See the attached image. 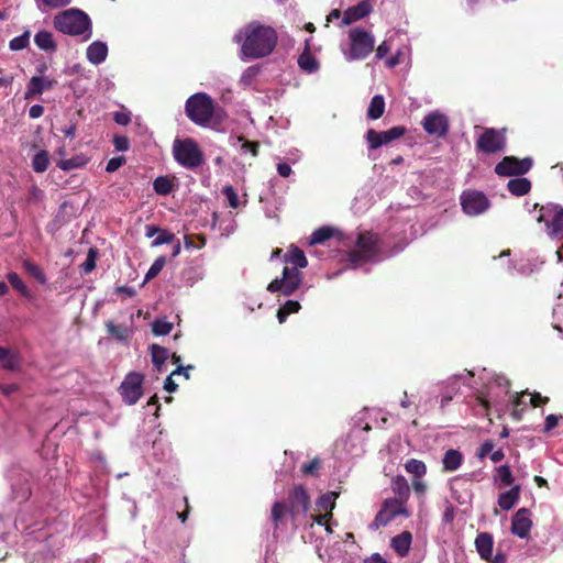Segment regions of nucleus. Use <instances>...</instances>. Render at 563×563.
Masks as SVG:
<instances>
[{
	"label": "nucleus",
	"mask_w": 563,
	"mask_h": 563,
	"mask_svg": "<svg viewBox=\"0 0 563 563\" xmlns=\"http://www.w3.org/2000/svg\"><path fill=\"white\" fill-rule=\"evenodd\" d=\"M385 111V100L384 97L380 95H376L372 98L368 109H367V117L371 120H377L379 119Z\"/></svg>",
	"instance_id": "obj_36"
},
{
	"label": "nucleus",
	"mask_w": 563,
	"mask_h": 563,
	"mask_svg": "<svg viewBox=\"0 0 563 563\" xmlns=\"http://www.w3.org/2000/svg\"><path fill=\"white\" fill-rule=\"evenodd\" d=\"M405 468L408 473L415 475L418 478L422 477L427 472L426 464L422 461L416 459L408 460L405 464Z\"/></svg>",
	"instance_id": "obj_42"
},
{
	"label": "nucleus",
	"mask_w": 563,
	"mask_h": 563,
	"mask_svg": "<svg viewBox=\"0 0 563 563\" xmlns=\"http://www.w3.org/2000/svg\"><path fill=\"white\" fill-rule=\"evenodd\" d=\"M463 462V455L460 451L450 449L444 453L442 463L443 467L448 472L456 471Z\"/></svg>",
	"instance_id": "obj_31"
},
{
	"label": "nucleus",
	"mask_w": 563,
	"mask_h": 563,
	"mask_svg": "<svg viewBox=\"0 0 563 563\" xmlns=\"http://www.w3.org/2000/svg\"><path fill=\"white\" fill-rule=\"evenodd\" d=\"M30 43V32L25 31L23 34L13 37L9 46L12 51H21L24 49Z\"/></svg>",
	"instance_id": "obj_47"
},
{
	"label": "nucleus",
	"mask_w": 563,
	"mask_h": 563,
	"mask_svg": "<svg viewBox=\"0 0 563 563\" xmlns=\"http://www.w3.org/2000/svg\"><path fill=\"white\" fill-rule=\"evenodd\" d=\"M54 27L67 35L81 36L86 42L92 36V24L87 13L79 9H68L54 18Z\"/></svg>",
	"instance_id": "obj_4"
},
{
	"label": "nucleus",
	"mask_w": 563,
	"mask_h": 563,
	"mask_svg": "<svg viewBox=\"0 0 563 563\" xmlns=\"http://www.w3.org/2000/svg\"><path fill=\"white\" fill-rule=\"evenodd\" d=\"M277 173H278L282 177H285V178H286V177H289V176L291 175L292 169H291V167H290V165H289V164L282 162V163H278V164H277Z\"/></svg>",
	"instance_id": "obj_64"
},
{
	"label": "nucleus",
	"mask_w": 563,
	"mask_h": 563,
	"mask_svg": "<svg viewBox=\"0 0 563 563\" xmlns=\"http://www.w3.org/2000/svg\"><path fill=\"white\" fill-rule=\"evenodd\" d=\"M475 547L479 556L485 561H490L493 555L494 539L490 533L482 532L475 539Z\"/></svg>",
	"instance_id": "obj_25"
},
{
	"label": "nucleus",
	"mask_w": 563,
	"mask_h": 563,
	"mask_svg": "<svg viewBox=\"0 0 563 563\" xmlns=\"http://www.w3.org/2000/svg\"><path fill=\"white\" fill-rule=\"evenodd\" d=\"M483 380H488L485 390L478 391L477 396V406L479 408L478 413L487 415L488 408L492 405H498L506 400L511 401L514 406L512 415L516 418H519L517 412V408L520 406H526L525 397L527 394H514L510 395V383L509 380L501 375H489L486 373V369H483V375L479 376Z\"/></svg>",
	"instance_id": "obj_2"
},
{
	"label": "nucleus",
	"mask_w": 563,
	"mask_h": 563,
	"mask_svg": "<svg viewBox=\"0 0 563 563\" xmlns=\"http://www.w3.org/2000/svg\"><path fill=\"white\" fill-rule=\"evenodd\" d=\"M289 517V506L286 501H275L272 506L271 519L275 529H278Z\"/></svg>",
	"instance_id": "obj_27"
},
{
	"label": "nucleus",
	"mask_w": 563,
	"mask_h": 563,
	"mask_svg": "<svg viewBox=\"0 0 563 563\" xmlns=\"http://www.w3.org/2000/svg\"><path fill=\"white\" fill-rule=\"evenodd\" d=\"M506 147V129L485 128L476 141V148L485 154L503 152Z\"/></svg>",
	"instance_id": "obj_11"
},
{
	"label": "nucleus",
	"mask_w": 563,
	"mask_h": 563,
	"mask_svg": "<svg viewBox=\"0 0 563 563\" xmlns=\"http://www.w3.org/2000/svg\"><path fill=\"white\" fill-rule=\"evenodd\" d=\"M174 159L187 169H196L205 163L203 152L190 137L176 139L173 143Z\"/></svg>",
	"instance_id": "obj_5"
},
{
	"label": "nucleus",
	"mask_w": 563,
	"mask_h": 563,
	"mask_svg": "<svg viewBox=\"0 0 563 563\" xmlns=\"http://www.w3.org/2000/svg\"><path fill=\"white\" fill-rule=\"evenodd\" d=\"M391 488L394 493L397 495L395 500H401L402 504H406V500L409 497L410 488L404 476H397L393 479Z\"/></svg>",
	"instance_id": "obj_34"
},
{
	"label": "nucleus",
	"mask_w": 563,
	"mask_h": 563,
	"mask_svg": "<svg viewBox=\"0 0 563 563\" xmlns=\"http://www.w3.org/2000/svg\"><path fill=\"white\" fill-rule=\"evenodd\" d=\"M153 188L156 194L167 196L173 190V183L168 177L159 176L154 180Z\"/></svg>",
	"instance_id": "obj_40"
},
{
	"label": "nucleus",
	"mask_w": 563,
	"mask_h": 563,
	"mask_svg": "<svg viewBox=\"0 0 563 563\" xmlns=\"http://www.w3.org/2000/svg\"><path fill=\"white\" fill-rule=\"evenodd\" d=\"M333 235V229L330 227H321L312 232L308 244H320L329 240Z\"/></svg>",
	"instance_id": "obj_38"
},
{
	"label": "nucleus",
	"mask_w": 563,
	"mask_h": 563,
	"mask_svg": "<svg viewBox=\"0 0 563 563\" xmlns=\"http://www.w3.org/2000/svg\"><path fill=\"white\" fill-rule=\"evenodd\" d=\"M508 190L515 196H523L531 189V183L527 178H514L507 184Z\"/></svg>",
	"instance_id": "obj_35"
},
{
	"label": "nucleus",
	"mask_w": 563,
	"mask_h": 563,
	"mask_svg": "<svg viewBox=\"0 0 563 563\" xmlns=\"http://www.w3.org/2000/svg\"><path fill=\"white\" fill-rule=\"evenodd\" d=\"M13 497L19 501L25 500L31 495L30 485L24 482L21 487L18 489L14 485L12 486Z\"/></svg>",
	"instance_id": "obj_54"
},
{
	"label": "nucleus",
	"mask_w": 563,
	"mask_h": 563,
	"mask_svg": "<svg viewBox=\"0 0 563 563\" xmlns=\"http://www.w3.org/2000/svg\"><path fill=\"white\" fill-rule=\"evenodd\" d=\"M106 325L108 333L117 340L125 341L128 339V329L125 327L117 325L113 321H108Z\"/></svg>",
	"instance_id": "obj_46"
},
{
	"label": "nucleus",
	"mask_w": 563,
	"mask_h": 563,
	"mask_svg": "<svg viewBox=\"0 0 563 563\" xmlns=\"http://www.w3.org/2000/svg\"><path fill=\"white\" fill-rule=\"evenodd\" d=\"M165 264H166L165 256L157 257L153 262L151 267L148 268V271H147V273L145 275V280H150V279L155 278L162 272V269L164 268Z\"/></svg>",
	"instance_id": "obj_48"
},
{
	"label": "nucleus",
	"mask_w": 563,
	"mask_h": 563,
	"mask_svg": "<svg viewBox=\"0 0 563 563\" xmlns=\"http://www.w3.org/2000/svg\"><path fill=\"white\" fill-rule=\"evenodd\" d=\"M261 71L260 66H250L247 67L241 78H240V85L244 88L251 87L255 80V78L258 76Z\"/></svg>",
	"instance_id": "obj_43"
},
{
	"label": "nucleus",
	"mask_w": 563,
	"mask_h": 563,
	"mask_svg": "<svg viewBox=\"0 0 563 563\" xmlns=\"http://www.w3.org/2000/svg\"><path fill=\"white\" fill-rule=\"evenodd\" d=\"M405 56H406L405 52L397 51L393 56H390L389 58H387L385 60V65L388 68H394V67L400 65L404 62Z\"/></svg>",
	"instance_id": "obj_56"
},
{
	"label": "nucleus",
	"mask_w": 563,
	"mask_h": 563,
	"mask_svg": "<svg viewBox=\"0 0 563 563\" xmlns=\"http://www.w3.org/2000/svg\"><path fill=\"white\" fill-rule=\"evenodd\" d=\"M87 59L93 64L99 65L103 63L108 56V46L104 42L95 41L92 42L86 51Z\"/></svg>",
	"instance_id": "obj_24"
},
{
	"label": "nucleus",
	"mask_w": 563,
	"mask_h": 563,
	"mask_svg": "<svg viewBox=\"0 0 563 563\" xmlns=\"http://www.w3.org/2000/svg\"><path fill=\"white\" fill-rule=\"evenodd\" d=\"M460 200L464 213L471 217L479 216L486 212L490 207L486 195L483 191L474 189L463 191Z\"/></svg>",
	"instance_id": "obj_13"
},
{
	"label": "nucleus",
	"mask_w": 563,
	"mask_h": 563,
	"mask_svg": "<svg viewBox=\"0 0 563 563\" xmlns=\"http://www.w3.org/2000/svg\"><path fill=\"white\" fill-rule=\"evenodd\" d=\"M474 373L471 371H465L457 375H452L446 380L441 384L440 397H441V406L445 407L454 396H456L461 391V386L468 387L471 389L476 390V397L478 396V389L476 386L472 385L470 382L473 378ZM486 386L482 388L485 390Z\"/></svg>",
	"instance_id": "obj_9"
},
{
	"label": "nucleus",
	"mask_w": 563,
	"mask_h": 563,
	"mask_svg": "<svg viewBox=\"0 0 563 563\" xmlns=\"http://www.w3.org/2000/svg\"><path fill=\"white\" fill-rule=\"evenodd\" d=\"M320 462L318 459L312 460L310 463L305 464L301 468L302 473L306 475H312L319 468Z\"/></svg>",
	"instance_id": "obj_62"
},
{
	"label": "nucleus",
	"mask_w": 563,
	"mask_h": 563,
	"mask_svg": "<svg viewBox=\"0 0 563 563\" xmlns=\"http://www.w3.org/2000/svg\"><path fill=\"white\" fill-rule=\"evenodd\" d=\"M411 542V533L409 531H404L391 539L390 547L400 558H405L409 553Z\"/></svg>",
	"instance_id": "obj_26"
},
{
	"label": "nucleus",
	"mask_w": 563,
	"mask_h": 563,
	"mask_svg": "<svg viewBox=\"0 0 563 563\" xmlns=\"http://www.w3.org/2000/svg\"><path fill=\"white\" fill-rule=\"evenodd\" d=\"M372 4L368 0L358 2L356 5H353L343 12L342 24L349 25L367 16L372 12Z\"/></svg>",
	"instance_id": "obj_21"
},
{
	"label": "nucleus",
	"mask_w": 563,
	"mask_h": 563,
	"mask_svg": "<svg viewBox=\"0 0 563 563\" xmlns=\"http://www.w3.org/2000/svg\"><path fill=\"white\" fill-rule=\"evenodd\" d=\"M537 221L543 224L544 232L552 240H563V207L547 203L538 210Z\"/></svg>",
	"instance_id": "obj_7"
},
{
	"label": "nucleus",
	"mask_w": 563,
	"mask_h": 563,
	"mask_svg": "<svg viewBox=\"0 0 563 563\" xmlns=\"http://www.w3.org/2000/svg\"><path fill=\"white\" fill-rule=\"evenodd\" d=\"M532 528L531 512L527 508H520L512 516L511 532L520 539H526L530 534Z\"/></svg>",
	"instance_id": "obj_19"
},
{
	"label": "nucleus",
	"mask_w": 563,
	"mask_h": 563,
	"mask_svg": "<svg viewBox=\"0 0 563 563\" xmlns=\"http://www.w3.org/2000/svg\"><path fill=\"white\" fill-rule=\"evenodd\" d=\"M397 516H404L407 518L410 514L401 500L386 499L375 519L369 525V528L376 530L380 527H385Z\"/></svg>",
	"instance_id": "obj_12"
},
{
	"label": "nucleus",
	"mask_w": 563,
	"mask_h": 563,
	"mask_svg": "<svg viewBox=\"0 0 563 563\" xmlns=\"http://www.w3.org/2000/svg\"><path fill=\"white\" fill-rule=\"evenodd\" d=\"M0 363L3 368L15 371L20 366V356L18 353L11 351L10 349L0 346Z\"/></svg>",
	"instance_id": "obj_30"
},
{
	"label": "nucleus",
	"mask_w": 563,
	"mask_h": 563,
	"mask_svg": "<svg viewBox=\"0 0 563 563\" xmlns=\"http://www.w3.org/2000/svg\"><path fill=\"white\" fill-rule=\"evenodd\" d=\"M174 241H175V235L173 233H170L167 230L159 229V232L157 233V235L155 236V239L152 242V246L156 247V246H159L163 244L173 243Z\"/></svg>",
	"instance_id": "obj_51"
},
{
	"label": "nucleus",
	"mask_w": 563,
	"mask_h": 563,
	"mask_svg": "<svg viewBox=\"0 0 563 563\" xmlns=\"http://www.w3.org/2000/svg\"><path fill=\"white\" fill-rule=\"evenodd\" d=\"M49 165L48 153L44 150L37 152L32 159V167L36 173H44Z\"/></svg>",
	"instance_id": "obj_37"
},
{
	"label": "nucleus",
	"mask_w": 563,
	"mask_h": 563,
	"mask_svg": "<svg viewBox=\"0 0 563 563\" xmlns=\"http://www.w3.org/2000/svg\"><path fill=\"white\" fill-rule=\"evenodd\" d=\"M338 498V493L328 492L319 497L317 501V507L319 510H324V515L311 516V519L317 522L319 526H323L327 520L332 517L331 511L335 507V500Z\"/></svg>",
	"instance_id": "obj_20"
},
{
	"label": "nucleus",
	"mask_w": 563,
	"mask_h": 563,
	"mask_svg": "<svg viewBox=\"0 0 563 563\" xmlns=\"http://www.w3.org/2000/svg\"><path fill=\"white\" fill-rule=\"evenodd\" d=\"M89 158L85 154H77L68 159H62L57 163V167L64 172H70L87 165Z\"/></svg>",
	"instance_id": "obj_32"
},
{
	"label": "nucleus",
	"mask_w": 563,
	"mask_h": 563,
	"mask_svg": "<svg viewBox=\"0 0 563 563\" xmlns=\"http://www.w3.org/2000/svg\"><path fill=\"white\" fill-rule=\"evenodd\" d=\"M183 278L187 284L192 285L202 278V272L198 267H189L184 271Z\"/></svg>",
	"instance_id": "obj_52"
},
{
	"label": "nucleus",
	"mask_w": 563,
	"mask_h": 563,
	"mask_svg": "<svg viewBox=\"0 0 563 563\" xmlns=\"http://www.w3.org/2000/svg\"><path fill=\"white\" fill-rule=\"evenodd\" d=\"M222 194L227 198L228 203L231 208L236 209L240 207L239 196L232 186H224L222 189Z\"/></svg>",
	"instance_id": "obj_50"
},
{
	"label": "nucleus",
	"mask_w": 563,
	"mask_h": 563,
	"mask_svg": "<svg viewBox=\"0 0 563 563\" xmlns=\"http://www.w3.org/2000/svg\"><path fill=\"white\" fill-rule=\"evenodd\" d=\"M233 38L241 44V59L250 60L271 55L278 36L272 26L254 21L241 29Z\"/></svg>",
	"instance_id": "obj_1"
},
{
	"label": "nucleus",
	"mask_w": 563,
	"mask_h": 563,
	"mask_svg": "<svg viewBox=\"0 0 563 563\" xmlns=\"http://www.w3.org/2000/svg\"><path fill=\"white\" fill-rule=\"evenodd\" d=\"M113 120L117 124L125 126L131 122V113L128 110L118 111L114 113Z\"/></svg>",
	"instance_id": "obj_57"
},
{
	"label": "nucleus",
	"mask_w": 563,
	"mask_h": 563,
	"mask_svg": "<svg viewBox=\"0 0 563 563\" xmlns=\"http://www.w3.org/2000/svg\"><path fill=\"white\" fill-rule=\"evenodd\" d=\"M421 125L426 133L437 137L446 135L450 126L448 117L438 110L427 114L423 118Z\"/></svg>",
	"instance_id": "obj_18"
},
{
	"label": "nucleus",
	"mask_w": 563,
	"mask_h": 563,
	"mask_svg": "<svg viewBox=\"0 0 563 563\" xmlns=\"http://www.w3.org/2000/svg\"><path fill=\"white\" fill-rule=\"evenodd\" d=\"M498 478L500 479L501 484L508 486L511 485L514 482V476L510 471V467L508 465H501L497 468Z\"/></svg>",
	"instance_id": "obj_53"
},
{
	"label": "nucleus",
	"mask_w": 563,
	"mask_h": 563,
	"mask_svg": "<svg viewBox=\"0 0 563 563\" xmlns=\"http://www.w3.org/2000/svg\"><path fill=\"white\" fill-rule=\"evenodd\" d=\"M300 309V303L296 300H288L285 305L278 310L277 318L280 323L285 322L287 317L290 313L298 312Z\"/></svg>",
	"instance_id": "obj_41"
},
{
	"label": "nucleus",
	"mask_w": 563,
	"mask_h": 563,
	"mask_svg": "<svg viewBox=\"0 0 563 563\" xmlns=\"http://www.w3.org/2000/svg\"><path fill=\"white\" fill-rule=\"evenodd\" d=\"M54 84V80L46 77L33 76L27 84L25 99L34 98L35 96L41 95L44 90L52 89Z\"/></svg>",
	"instance_id": "obj_22"
},
{
	"label": "nucleus",
	"mask_w": 563,
	"mask_h": 563,
	"mask_svg": "<svg viewBox=\"0 0 563 563\" xmlns=\"http://www.w3.org/2000/svg\"><path fill=\"white\" fill-rule=\"evenodd\" d=\"M143 375L136 372L129 373L120 386V394L128 405H134L142 396Z\"/></svg>",
	"instance_id": "obj_16"
},
{
	"label": "nucleus",
	"mask_w": 563,
	"mask_h": 563,
	"mask_svg": "<svg viewBox=\"0 0 563 563\" xmlns=\"http://www.w3.org/2000/svg\"><path fill=\"white\" fill-rule=\"evenodd\" d=\"M124 163L125 158L123 156L112 157L111 159L108 161L106 170L108 173H113L118 170Z\"/></svg>",
	"instance_id": "obj_58"
},
{
	"label": "nucleus",
	"mask_w": 563,
	"mask_h": 563,
	"mask_svg": "<svg viewBox=\"0 0 563 563\" xmlns=\"http://www.w3.org/2000/svg\"><path fill=\"white\" fill-rule=\"evenodd\" d=\"M350 47L349 49L342 48L346 60L364 59L372 53L375 44L372 33L361 29L354 27L349 32Z\"/></svg>",
	"instance_id": "obj_8"
},
{
	"label": "nucleus",
	"mask_w": 563,
	"mask_h": 563,
	"mask_svg": "<svg viewBox=\"0 0 563 563\" xmlns=\"http://www.w3.org/2000/svg\"><path fill=\"white\" fill-rule=\"evenodd\" d=\"M287 505L289 506V517L294 525L299 516L306 515L310 507V497L302 486H296L289 492Z\"/></svg>",
	"instance_id": "obj_15"
},
{
	"label": "nucleus",
	"mask_w": 563,
	"mask_h": 563,
	"mask_svg": "<svg viewBox=\"0 0 563 563\" xmlns=\"http://www.w3.org/2000/svg\"><path fill=\"white\" fill-rule=\"evenodd\" d=\"M151 356H152V362L155 365V367L157 368V371L163 372L164 365L169 356L168 350L161 345L152 344L151 345Z\"/></svg>",
	"instance_id": "obj_33"
},
{
	"label": "nucleus",
	"mask_w": 563,
	"mask_h": 563,
	"mask_svg": "<svg viewBox=\"0 0 563 563\" xmlns=\"http://www.w3.org/2000/svg\"><path fill=\"white\" fill-rule=\"evenodd\" d=\"M36 1V4L40 9H42V7H47V8H62V7H66L67 4H69L71 2V0H35Z\"/></svg>",
	"instance_id": "obj_55"
},
{
	"label": "nucleus",
	"mask_w": 563,
	"mask_h": 563,
	"mask_svg": "<svg viewBox=\"0 0 563 563\" xmlns=\"http://www.w3.org/2000/svg\"><path fill=\"white\" fill-rule=\"evenodd\" d=\"M23 268L25 272L31 275L33 278H35L38 283L45 284L47 282L46 276L43 272V269L35 263L25 260L23 261Z\"/></svg>",
	"instance_id": "obj_39"
},
{
	"label": "nucleus",
	"mask_w": 563,
	"mask_h": 563,
	"mask_svg": "<svg viewBox=\"0 0 563 563\" xmlns=\"http://www.w3.org/2000/svg\"><path fill=\"white\" fill-rule=\"evenodd\" d=\"M34 43L46 53H54L57 48L53 34L46 30H41L35 34Z\"/></svg>",
	"instance_id": "obj_28"
},
{
	"label": "nucleus",
	"mask_w": 563,
	"mask_h": 563,
	"mask_svg": "<svg viewBox=\"0 0 563 563\" xmlns=\"http://www.w3.org/2000/svg\"><path fill=\"white\" fill-rule=\"evenodd\" d=\"M310 40L307 38L305 41V49L298 57V65L301 70L313 74L319 69V62L310 52Z\"/></svg>",
	"instance_id": "obj_23"
},
{
	"label": "nucleus",
	"mask_w": 563,
	"mask_h": 563,
	"mask_svg": "<svg viewBox=\"0 0 563 563\" xmlns=\"http://www.w3.org/2000/svg\"><path fill=\"white\" fill-rule=\"evenodd\" d=\"M284 262L292 264V267L285 266L280 278H275L267 286L269 292H280L284 296L294 294L302 282V273L300 268L308 265L305 253L297 246L291 245L290 250L285 254Z\"/></svg>",
	"instance_id": "obj_3"
},
{
	"label": "nucleus",
	"mask_w": 563,
	"mask_h": 563,
	"mask_svg": "<svg viewBox=\"0 0 563 563\" xmlns=\"http://www.w3.org/2000/svg\"><path fill=\"white\" fill-rule=\"evenodd\" d=\"M187 117L197 125L208 126L214 112V103L210 96L198 92L190 96L185 106Z\"/></svg>",
	"instance_id": "obj_6"
},
{
	"label": "nucleus",
	"mask_w": 563,
	"mask_h": 563,
	"mask_svg": "<svg viewBox=\"0 0 563 563\" xmlns=\"http://www.w3.org/2000/svg\"><path fill=\"white\" fill-rule=\"evenodd\" d=\"M97 255H98V252L96 249L89 250L86 261L80 266L81 272L85 275L91 273L96 268Z\"/></svg>",
	"instance_id": "obj_49"
},
{
	"label": "nucleus",
	"mask_w": 563,
	"mask_h": 563,
	"mask_svg": "<svg viewBox=\"0 0 563 563\" xmlns=\"http://www.w3.org/2000/svg\"><path fill=\"white\" fill-rule=\"evenodd\" d=\"M173 329V323L165 319H157L152 323V331L155 335H167Z\"/></svg>",
	"instance_id": "obj_45"
},
{
	"label": "nucleus",
	"mask_w": 563,
	"mask_h": 563,
	"mask_svg": "<svg viewBox=\"0 0 563 563\" xmlns=\"http://www.w3.org/2000/svg\"><path fill=\"white\" fill-rule=\"evenodd\" d=\"M378 253V238L373 233L366 232L358 235L356 250L350 253V258L355 264L362 261H376Z\"/></svg>",
	"instance_id": "obj_10"
},
{
	"label": "nucleus",
	"mask_w": 563,
	"mask_h": 563,
	"mask_svg": "<svg viewBox=\"0 0 563 563\" xmlns=\"http://www.w3.org/2000/svg\"><path fill=\"white\" fill-rule=\"evenodd\" d=\"M532 163L530 157L518 159L515 156H506L496 165L495 173L499 176L523 175L531 169Z\"/></svg>",
	"instance_id": "obj_14"
},
{
	"label": "nucleus",
	"mask_w": 563,
	"mask_h": 563,
	"mask_svg": "<svg viewBox=\"0 0 563 563\" xmlns=\"http://www.w3.org/2000/svg\"><path fill=\"white\" fill-rule=\"evenodd\" d=\"M391 49V45L387 42V41H384L383 43H380L376 49V58L377 59H383L387 56V54L390 52Z\"/></svg>",
	"instance_id": "obj_61"
},
{
	"label": "nucleus",
	"mask_w": 563,
	"mask_h": 563,
	"mask_svg": "<svg viewBox=\"0 0 563 563\" xmlns=\"http://www.w3.org/2000/svg\"><path fill=\"white\" fill-rule=\"evenodd\" d=\"M520 487L514 486L507 492H504L498 497V506L503 510H510L519 500Z\"/></svg>",
	"instance_id": "obj_29"
},
{
	"label": "nucleus",
	"mask_w": 563,
	"mask_h": 563,
	"mask_svg": "<svg viewBox=\"0 0 563 563\" xmlns=\"http://www.w3.org/2000/svg\"><path fill=\"white\" fill-rule=\"evenodd\" d=\"M558 422H559L558 416H555L553 413L547 416V418L544 420V431L545 432L551 431L553 428H555L558 426Z\"/></svg>",
	"instance_id": "obj_63"
},
{
	"label": "nucleus",
	"mask_w": 563,
	"mask_h": 563,
	"mask_svg": "<svg viewBox=\"0 0 563 563\" xmlns=\"http://www.w3.org/2000/svg\"><path fill=\"white\" fill-rule=\"evenodd\" d=\"M406 133V129L404 126H393L386 131H375L369 129L366 132L365 139L368 143L369 148L376 150L383 145H386L395 140L400 139Z\"/></svg>",
	"instance_id": "obj_17"
},
{
	"label": "nucleus",
	"mask_w": 563,
	"mask_h": 563,
	"mask_svg": "<svg viewBox=\"0 0 563 563\" xmlns=\"http://www.w3.org/2000/svg\"><path fill=\"white\" fill-rule=\"evenodd\" d=\"M7 278L10 283V285L18 290L22 296L30 297V290L27 286L24 284V282L21 279V277L14 273L11 272L7 275Z\"/></svg>",
	"instance_id": "obj_44"
},
{
	"label": "nucleus",
	"mask_w": 563,
	"mask_h": 563,
	"mask_svg": "<svg viewBox=\"0 0 563 563\" xmlns=\"http://www.w3.org/2000/svg\"><path fill=\"white\" fill-rule=\"evenodd\" d=\"M239 142H242L241 150L243 153L250 152V153H252L253 156L257 155V147H258L257 143L246 141L243 137H239Z\"/></svg>",
	"instance_id": "obj_59"
},
{
	"label": "nucleus",
	"mask_w": 563,
	"mask_h": 563,
	"mask_svg": "<svg viewBox=\"0 0 563 563\" xmlns=\"http://www.w3.org/2000/svg\"><path fill=\"white\" fill-rule=\"evenodd\" d=\"M113 145L117 151L125 152L129 150L130 143H129L128 137H125V136H114Z\"/></svg>",
	"instance_id": "obj_60"
}]
</instances>
